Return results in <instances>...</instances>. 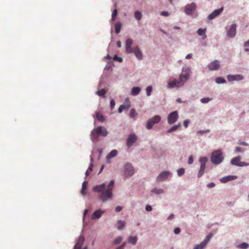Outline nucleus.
Segmentation results:
<instances>
[{
    "mask_svg": "<svg viewBox=\"0 0 249 249\" xmlns=\"http://www.w3.org/2000/svg\"><path fill=\"white\" fill-rule=\"evenodd\" d=\"M108 131L107 129L103 126H98L93 129L90 133V139L94 143L93 148L92 150V155L101 156L102 154V149L98 148L96 146V143L99 140V136L101 135L103 137H106L108 135Z\"/></svg>",
    "mask_w": 249,
    "mask_h": 249,
    "instance_id": "nucleus-1",
    "label": "nucleus"
},
{
    "mask_svg": "<svg viewBox=\"0 0 249 249\" xmlns=\"http://www.w3.org/2000/svg\"><path fill=\"white\" fill-rule=\"evenodd\" d=\"M92 190L94 192L101 193L100 197L103 203L112 198V192L109 189H105V183H104L94 186Z\"/></svg>",
    "mask_w": 249,
    "mask_h": 249,
    "instance_id": "nucleus-2",
    "label": "nucleus"
},
{
    "mask_svg": "<svg viewBox=\"0 0 249 249\" xmlns=\"http://www.w3.org/2000/svg\"><path fill=\"white\" fill-rule=\"evenodd\" d=\"M191 68L189 67H183L182 68L181 73L179 75V81L182 82V85L186 82L190 77V72Z\"/></svg>",
    "mask_w": 249,
    "mask_h": 249,
    "instance_id": "nucleus-3",
    "label": "nucleus"
},
{
    "mask_svg": "<svg viewBox=\"0 0 249 249\" xmlns=\"http://www.w3.org/2000/svg\"><path fill=\"white\" fill-rule=\"evenodd\" d=\"M208 161V159L206 157H201L199 159V162H200V168L198 170L197 178H200L201 177L204 173L205 170L206 169V163Z\"/></svg>",
    "mask_w": 249,
    "mask_h": 249,
    "instance_id": "nucleus-4",
    "label": "nucleus"
},
{
    "mask_svg": "<svg viewBox=\"0 0 249 249\" xmlns=\"http://www.w3.org/2000/svg\"><path fill=\"white\" fill-rule=\"evenodd\" d=\"M134 173V168L132 165L127 162L125 164L124 167V177L128 178L132 177Z\"/></svg>",
    "mask_w": 249,
    "mask_h": 249,
    "instance_id": "nucleus-5",
    "label": "nucleus"
},
{
    "mask_svg": "<svg viewBox=\"0 0 249 249\" xmlns=\"http://www.w3.org/2000/svg\"><path fill=\"white\" fill-rule=\"evenodd\" d=\"M161 117L160 115H155L153 117L149 119L146 122V127L148 130L152 128L153 126L159 123L161 121Z\"/></svg>",
    "mask_w": 249,
    "mask_h": 249,
    "instance_id": "nucleus-6",
    "label": "nucleus"
},
{
    "mask_svg": "<svg viewBox=\"0 0 249 249\" xmlns=\"http://www.w3.org/2000/svg\"><path fill=\"white\" fill-rule=\"evenodd\" d=\"M178 119V113L177 111L170 113L167 117V122L170 124H174Z\"/></svg>",
    "mask_w": 249,
    "mask_h": 249,
    "instance_id": "nucleus-7",
    "label": "nucleus"
},
{
    "mask_svg": "<svg viewBox=\"0 0 249 249\" xmlns=\"http://www.w3.org/2000/svg\"><path fill=\"white\" fill-rule=\"evenodd\" d=\"M232 165L239 167L247 166L249 165V163L240 161V157H235L231 160Z\"/></svg>",
    "mask_w": 249,
    "mask_h": 249,
    "instance_id": "nucleus-8",
    "label": "nucleus"
},
{
    "mask_svg": "<svg viewBox=\"0 0 249 249\" xmlns=\"http://www.w3.org/2000/svg\"><path fill=\"white\" fill-rule=\"evenodd\" d=\"M196 5L195 2L187 4L184 7V12L187 15H192L193 12L196 9Z\"/></svg>",
    "mask_w": 249,
    "mask_h": 249,
    "instance_id": "nucleus-9",
    "label": "nucleus"
},
{
    "mask_svg": "<svg viewBox=\"0 0 249 249\" xmlns=\"http://www.w3.org/2000/svg\"><path fill=\"white\" fill-rule=\"evenodd\" d=\"M133 43V40L129 38L125 41V49L127 53H132L133 52V48H132V45Z\"/></svg>",
    "mask_w": 249,
    "mask_h": 249,
    "instance_id": "nucleus-10",
    "label": "nucleus"
},
{
    "mask_svg": "<svg viewBox=\"0 0 249 249\" xmlns=\"http://www.w3.org/2000/svg\"><path fill=\"white\" fill-rule=\"evenodd\" d=\"M237 25L235 23L232 24L227 33V35L229 38H233L236 33Z\"/></svg>",
    "mask_w": 249,
    "mask_h": 249,
    "instance_id": "nucleus-11",
    "label": "nucleus"
},
{
    "mask_svg": "<svg viewBox=\"0 0 249 249\" xmlns=\"http://www.w3.org/2000/svg\"><path fill=\"white\" fill-rule=\"evenodd\" d=\"M171 173L168 171H164L161 172L157 177L156 180L158 182H162L166 179Z\"/></svg>",
    "mask_w": 249,
    "mask_h": 249,
    "instance_id": "nucleus-12",
    "label": "nucleus"
},
{
    "mask_svg": "<svg viewBox=\"0 0 249 249\" xmlns=\"http://www.w3.org/2000/svg\"><path fill=\"white\" fill-rule=\"evenodd\" d=\"M182 85V82L179 81V78L178 80L175 79L172 81L169 82L168 83L167 88L168 89H172L174 88H179Z\"/></svg>",
    "mask_w": 249,
    "mask_h": 249,
    "instance_id": "nucleus-13",
    "label": "nucleus"
},
{
    "mask_svg": "<svg viewBox=\"0 0 249 249\" xmlns=\"http://www.w3.org/2000/svg\"><path fill=\"white\" fill-rule=\"evenodd\" d=\"M224 10V7H221L219 9H217L213 11V12L209 14L207 17L209 20H212L215 17L219 16Z\"/></svg>",
    "mask_w": 249,
    "mask_h": 249,
    "instance_id": "nucleus-14",
    "label": "nucleus"
},
{
    "mask_svg": "<svg viewBox=\"0 0 249 249\" xmlns=\"http://www.w3.org/2000/svg\"><path fill=\"white\" fill-rule=\"evenodd\" d=\"M137 136L134 133L130 134L126 140V145L128 147L131 146L137 140Z\"/></svg>",
    "mask_w": 249,
    "mask_h": 249,
    "instance_id": "nucleus-15",
    "label": "nucleus"
},
{
    "mask_svg": "<svg viewBox=\"0 0 249 249\" xmlns=\"http://www.w3.org/2000/svg\"><path fill=\"white\" fill-rule=\"evenodd\" d=\"M219 67V61L217 60H213L208 65V68L210 71H216L218 70Z\"/></svg>",
    "mask_w": 249,
    "mask_h": 249,
    "instance_id": "nucleus-16",
    "label": "nucleus"
},
{
    "mask_svg": "<svg viewBox=\"0 0 249 249\" xmlns=\"http://www.w3.org/2000/svg\"><path fill=\"white\" fill-rule=\"evenodd\" d=\"M228 80L230 82H232L234 81H241L244 79V77L240 74H235L231 75L229 74L227 75Z\"/></svg>",
    "mask_w": 249,
    "mask_h": 249,
    "instance_id": "nucleus-17",
    "label": "nucleus"
},
{
    "mask_svg": "<svg viewBox=\"0 0 249 249\" xmlns=\"http://www.w3.org/2000/svg\"><path fill=\"white\" fill-rule=\"evenodd\" d=\"M85 241V238L83 235H80L78 239L75 243L73 249H81L82 246L84 244Z\"/></svg>",
    "mask_w": 249,
    "mask_h": 249,
    "instance_id": "nucleus-18",
    "label": "nucleus"
},
{
    "mask_svg": "<svg viewBox=\"0 0 249 249\" xmlns=\"http://www.w3.org/2000/svg\"><path fill=\"white\" fill-rule=\"evenodd\" d=\"M132 53H134L135 55L138 60H142L143 56L142 51L138 46H136L134 49H133V52Z\"/></svg>",
    "mask_w": 249,
    "mask_h": 249,
    "instance_id": "nucleus-19",
    "label": "nucleus"
},
{
    "mask_svg": "<svg viewBox=\"0 0 249 249\" xmlns=\"http://www.w3.org/2000/svg\"><path fill=\"white\" fill-rule=\"evenodd\" d=\"M105 213V211L99 209L95 211L91 215V218L92 219H99Z\"/></svg>",
    "mask_w": 249,
    "mask_h": 249,
    "instance_id": "nucleus-20",
    "label": "nucleus"
},
{
    "mask_svg": "<svg viewBox=\"0 0 249 249\" xmlns=\"http://www.w3.org/2000/svg\"><path fill=\"white\" fill-rule=\"evenodd\" d=\"M237 178L236 176L229 175L221 178L219 180L222 183H226Z\"/></svg>",
    "mask_w": 249,
    "mask_h": 249,
    "instance_id": "nucleus-21",
    "label": "nucleus"
},
{
    "mask_svg": "<svg viewBox=\"0 0 249 249\" xmlns=\"http://www.w3.org/2000/svg\"><path fill=\"white\" fill-rule=\"evenodd\" d=\"M223 158L224 157H211V160L213 164L217 165L223 161Z\"/></svg>",
    "mask_w": 249,
    "mask_h": 249,
    "instance_id": "nucleus-22",
    "label": "nucleus"
},
{
    "mask_svg": "<svg viewBox=\"0 0 249 249\" xmlns=\"http://www.w3.org/2000/svg\"><path fill=\"white\" fill-rule=\"evenodd\" d=\"M141 90V88L140 87H134L132 88L130 92L131 95L136 96L138 95Z\"/></svg>",
    "mask_w": 249,
    "mask_h": 249,
    "instance_id": "nucleus-23",
    "label": "nucleus"
},
{
    "mask_svg": "<svg viewBox=\"0 0 249 249\" xmlns=\"http://www.w3.org/2000/svg\"><path fill=\"white\" fill-rule=\"evenodd\" d=\"M131 107V105L129 103H127L126 104L121 105L118 108V112L121 113L123 112L124 110H127Z\"/></svg>",
    "mask_w": 249,
    "mask_h": 249,
    "instance_id": "nucleus-24",
    "label": "nucleus"
},
{
    "mask_svg": "<svg viewBox=\"0 0 249 249\" xmlns=\"http://www.w3.org/2000/svg\"><path fill=\"white\" fill-rule=\"evenodd\" d=\"M213 234L212 233H209L204 239V240L201 242V246H205L207 243L209 242L211 238L213 237Z\"/></svg>",
    "mask_w": 249,
    "mask_h": 249,
    "instance_id": "nucleus-25",
    "label": "nucleus"
},
{
    "mask_svg": "<svg viewBox=\"0 0 249 249\" xmlns=\"http://www.w3.org/2000/svg\"><path fill=\"white\" fill-rule=\"evenodd\" d=\"M213 234L212 233H209L204 239V240L201 242V246H205L207 243L209 242L211 238L213 237Z\"/></svg>",
    "mask_w": 249,
    "mask_h": 249,
    "instance_id": "nucleus-26",
    "label": "nucleus"
},
{
    "mask_svg": "<svg viewBox=\"0 0 249 249\" xmlns=\"http://www.w3.org/2000/svg\"><path fill=\"white\" fill-rule=\"evenodd\" d=\"M181 126V123H178L177 124L173 125L171 128L168 129L167 131L168 133H171L174 131H176Z\"/></svg>",
    "mask_w": 249,
    "mask_h": 249,
    "instance_id": "nucleus-27",
    "label": "nucleus"
},
{
    "mask_svg": "<svg viewBox=\"0 0 249 249\" xmlns=\"http://www.w3.org/2000/svg\"><path fill=\"white\" fill-rule=\"evenodd\" d=\"M138 240V237L137 236H130L128 238V243L132 245H135Z\"/></svg>",
    "mask_w": 249,
    "mask_h": 249,
    "instance_id": "nucleus-28",
    "label": "nucleus"
},
{
    "mask_svg": "<svg viewBox=\"0 0 249 249\" xmlns=\"http://www.w3.org/2000/svg\"><path fill=\"white\" fill-rule=\"evenodd\" d=\"M95 117L100 122H103L105 121L104 116L98 111L95 112Z\"/></svg>",
    "mask_w": 249,
    "mask_h": 249,
    "instance_id": "nucleus-29",
    "label": "nucleus"
},
{
    "mask_svg": "<svg viewBox=\"0 0 249 249\" xmlns=\"http://www.w3.org/2000/svg\"><path fill=\"white\" fill-rule=\"evenodd\" d=\"M106 90L105 89H102L100 90H98L95 92V94L103 98L106 97Z\"/></svg>",
    "mask_w": 249,
    "mask_h": 249,
    "instance_id": "nucleus-30",
    "label": "nucleus"
},
{
    "mask_svg": "<svg viewBox=\"0 0 249 249\" xmlns=\"http://www.w3.org/2000/svg\"><path fill=\"white\" fill-rule=\"evenodd\" d=\"M122 27V23L120 22H118L115 23L114 25L115 31L117 34H118L120 31Z\"/></svg>",
    "mask_w": 249,
    "mask_h": 249,
    "instance_id": "nucleus-31",
    "label": "nucleus"
},
{
    "mask_svg": "<svg viewBox=\"0 0 249 249\" xmlns=\"http://www.w3.org/2000/svg\"><path fill=\"white\" fill-rule=\"evenodd\" d=\"M249 244L246 242H243L236 246V248L241 249H247L249 248Z\"/></svg>",
    "mask_w": 249,
    "mask_h": 249,
    "instance_id": "nucleus-32",
    "label": "nucleus"
},
{
    "mask_svg": "<svg viewBox=\"0 0 249 249\" xmlns=\"http://www.w3.org/2000/svg\"><path fill=\"white\" fill-rule=\"evenodd\" d=\"M134 16L135 19L138 21H139L142 19V13L139 11H136L134 12Z\"/></svg>",
    "mask_w": 249,
    "mask_h": 249,
    "instance_id": "nucleus-33",
    "label": "nucleus"
},
{
    "mask_svg": "<svg viewBox=\"0 0 249 249\" xmlns=\"http://www.w3.org/2000/svg\"><path fill=\"white\" fill-rule=\"evenodd\" d=\"M215 82L217 84H225L226 83V80L223 77H218L215 78Z\"/></svg>",
    "mask_w": 249,
    "mask_h": 249,
    "instance_id": "nucleus-34",
    "label": "nucleus"
},
{
    "mask_svg": "<svg viewBox=\"0 0 249 249\" xmlns=\"http://www.w3.org/2000/svg\"><path fill=\"white\" fill-rule=\"evenodd\" d=\"M118 223V226H117V229L119 230H122L125 226V221H122L121 220H119L117 222Z\"/></svg>",
    "mask_w": 249,
    "mask_h": 249,
    "instance_id": "nucleus-35",
    "label": "nucleus"
},
{
    "mask_svg": "<svg viewBox=\"0 0 249 249\" xmlns=\"http://www.w3.org/2000/svg\"><path fill=\"white\" fill-rule=\"evenodd\" d=\"M151 192H152L156 195H159V194H163L164 193V191L162 189H158L157 188H154L151 190Z\"/></svg>",
    "mask_w": 249,
    "mask_h": 249,
    "instance_id": "nucleus-36",
    "label": "nucleus"
},
{
    "mask_svg": "<svg viewBox=\"0 0 249 249\" xmlns=\"http://www.w3.org/2000/svg\"><path fill=\"white\" fill-rule=\"evenodd\" d=\"M114 185V181L113 180H111L110 181L108 184L106 186L105 185V189H109V190L112 192V188Z\"/></svg>",
    "mask_w": 249,
    "mask_h": 249,
    "instance_id": "nucleus-37",
    "label": "nucleus"
},
{
    "mask_svg": "<svg viewBox=\"0 0 249 249\" xmlns=\"http://www.w3.org/2000/svg\"><path fill=\"white\" fill-rule=\"evenodd\" d=\"M206 32V29H203V28H199L197 31V34L199 36H203L205 35Z\"/></svg>",
    "mask_w": 249,
    "mask_h": 249,
    "instance_id": "nucleus-38",
    "label": "nucleus"
},
{
    "mask_svg": "<svg viewBox=\"0 0 249 249\" xmlns=\"http://www.w3.org/2000/svg\"><path fill=\"white\" fill-rule=\"evenodd\" d=\"M222 152L220 149H217L216 150H214L212 153L211 156H222Z\"/></svg>",
    "mask_w": 249,
    "mask_h": 249,
    "instance_id": "nucleus-39",
    "label": "nucleus"
},
{
    "mask_svg": "<svg viewBox=\"0 0 249 249\" xmlns=\"http://www.w3.org/2000/svg\"><path fill=\"white\" fill-rule=\"evenodd\" d=\"M153 88L151 86H149L146 88V93L147 96H149L151 95Z\"/></svg>",
    "mask_w": 249,
    "mask_h": 249,
    "instance_id": "nucleus-40",
    "label": "nucleus"
},
{
    "mask_svg": "<svg viewBox=\"0 0 249 249\" xmlns=\"http://www.w3.org/2000/svg\"><path fill=\"white\" fill-rule=\"evenodd\" d=\"M123 240L122 236H119L116 238L113 241V243L115 245L120 244Z\"/></svg>",
    "mask_w": 249,
    "mask_h": 249,
    "instance_id": "nucleus-41",
    "label": "nucleus"
},
{
    "mask_svg": "<svg viewBox=\"0 0 249 249\" xmlns=\"http://www.w3.org/2000/svg\"><path fill=\"white\" fill-rule=\"evenodd\" d=\"M112 66H113V63L112 61H108L104 68V70L105 71H108Z\"/></svg>",
    "mask_w": 249,
    "mask_h": 249,
    "instance_id": "nucleus-42",
    "label": "nucleus"
},
{
    "mask_svg": "<svg viewBox=\"0 0 249 249\" xmlns=\"http://www.w3.org/2000/svg\"><path fill=\"white\" fill-rule=\"evenodd\" d=\"M177 174L179 177L182 176L185 173V169L180 168L177 170Z\"/></svg>",
    "mask_w": 249,
    "mask_h": 249,
    "instance_id": "nucleus-43",
    "label": "nucleus"
},
{
    "mask_svg": "<svg viewBox=\"0 0 249 249\" xmlns=\"http://www.w3.org/2000/svg\"><path fill=\"white\" fill-rule=\"evenodd\" d=\"M137 115V113H136L135 109L133 108H131L130 112V117L132 118H134Z\"/></svg>",
    "mask_w": 249,
    "mask_h": 249,
    "instance_id": "nucleus-44",
    "label": "nucleus"
},
{
    "mask_svg": "<svg viewBox=\"0 0 249 249\" xmlns=\"http://www.w3.org/2000/svg\"><path fill=\"white\" fill-rule=\"evenodd\" d=\"M211 99L209 97H205L201 98L200 101L203 104H207L211 101Z\"/></svg>",
    "mask_w": 249,
    "mask_h": 249,
    "instance_id": "nucleus-45",
    "label": "nucleus"
},
{
    "mask_svg": "<svg viewBox=\"0 0 249 249\" xmlns=\"http://www.w3.org/2000/svg\"><path fill=\"white\" fill-rule=\"evenodd\" d=\"M118 15V11L117 9H114L112 13L111 19L112 20H114Z\"/></svg>",
    "mask_w": 249,
    "mask_h": 249,
    "instance_id": "nucleus-46",
    "label": "nucleus"
},
{
    "mask_svg": "<svg viewBox=\"0 0 249 249\" xmlns=\"http://www.w3.org/2000/svg\"><path fill=\"white\" fill-rule=\"evenodd\" d=\"M113 59L114 61H118L119 62H122L123 61V58L121 57L118 56L117 55H115L113 56Z\"/></svg>",
    "mask_w": 249,
    "mask_h": 249,
    "instance_id": "nucleus-47",
    "label": "nucleus"
},
{
    "mask_svg": "<svg viewBox=\"0 0 249 249\" xmlns=\"http://www.w3.org/2000/svg\"><path fill=\"white\" fill-rule=\"evenodd\" d=\"M118 151L116 149L111 150L107 156H117Z\"/></svg>",
    "mask_w": 249,
    "mask_h": 249,
    "instance_id": "nucleus-48",
    "label": "nucleus"
},
{
    "mask_svg": "<svg viewBox=\"0 0 249 249\" xmlns=\"http://www.w3.org/2000/svg\"><path fill=\"white\" fill-rule=\"evenodd\" d=\"M93 167V159L91 157L90 158V163L88 167V170L90 172L92 171Z\"/></svg>",
    "mask_w": 249,
    "mask_h": 249,
    "instance_id": "nucleus-49",
    "label": "nucleus"
},
{
    "mask_svg": "<svg viewBox=\"0 0 249 249\" xmlns=\"http://www.w3.org/2000/svg\"><path fill=\"white\" fill-rule=\"evenodd\" d=\"M115 106V100L113 99H111V100L110 101V109L111 110H113Z\"/></svg>",
    "mask_w": 249,
    "mask_h": 249,
    "instance_id": "nucleus-50",
    "label": "nucleus"
},
{
    "mask_svg": "<svg viewBox=\"0 0 249 249\" xmlns=\"http://www.w3.org/2000/svg\"><path fill=\"white\" fill-rule=\"evenodd\" d=\"M160 15L163 17H167L169 15V13L167 11H163L160 13Z\"/></svg>",
    "mask_w": 249,
    "mask_h": 249,
    "instance_id": "nucleus-51",
    "label": "nucleus"
},
{
    "mask_svg": "<svg viewBox=\"0 0 249 249\" xmlns=\"http://www.w3.org/2000/svg\"><path fill=\"white\" fill-rule=\"evenodd\" d=\"M210 131V130L209 129H206V130H198L197 133L198 134H203L204 133H208Z\"/></svg>",
    "mask_w": 249,
    "mask_h": 249,
    "instance_id": "nucleus-52",
    "label": "nucleus"
},
{
    "mask_svg": "<svg viewBox=\"0 0 249 249\" xmlns=\"http://www.w3.org/2000/svg\"><path fill=\"white\" fill-rule=\"evenodd\" d=\"M180 229L179 227L175 228L174 230V232L175 234H178L180 232Z\"/></svg>",
    "mask_w": 249,
    "mask_h": 249,
    "instance_id": "nucleus-53",
    "label": "nucleus"
},
{
    "mask_svg": "<svg viewBox=\"0 0 249 249\" xmlns=\"http://www.w3.org/2000/svg\"><path fill=\"white\" fill-rule=\"evenodd\" d=\"M190 123V120L188 119L185 120L183 122V125L185 128L188 126V124Z\"/></svg>",
    "mask_w": 249,
    "mask_h": 249,
    "instance_id": "nucleus-54",
    "label": "nucleus"
},
{
    "mask_svg": "<svg viewBox=\"0 0 249 249\" xmlns=\"http://www.w3.org/2000/svg\"><path fill=\"white\" fill-rule=\"evenodd\" d=\"M242 149H241V148L239 147H236L235 148V152L236 153H242Z\"/></svg>",
    "mask_w": 249,
    "mask_h": 249,
    "instance_id": "nucleus-55",
    "label": "nucleus"
},
{
    "mask_svg": "<svg viewBox=\"0 0 249 249\" xmlns=\"http://www.w3.org/2000/svg\"><path fill=\"white\" fill-rule=\"evenodd\" d=\"M201 243L199 244L196 245L194 249H203L205 246H201Z\"/></svg>",
    "mask_w": 249,
    "mask_h": 249,
    "instance_id": "nucleus-56",
    "label": "nucleus"
},
{
    "mask_svg": "<svg viewBox=\"0 0 249 249\" xmlns=\"http://www.w3.org/2000/svg\"><path fill=\"white\" fill-rule=\"evenodd\" d=\"M215 184L213 182H211L207 185V187L209 188H213L215 187Z\"/></svg>",
    "mask_w": 249,
    "mask_h": 249,
    "instance_id": "nucleus-57",
    "label": "nucleus"
},
{
    "mask_svg": "<svg viewBox=\"0 0 249 249\" xmlns=\"http://www.w3.org/2000/svg\"><path fill=\"white\" fill-rule=\"evenodd\" d=\"M145 210L147 212H150L152 210V207L150 205H146L145 206Z\"/></svg>",
    "mask_w": 249,
    "mask_h": 249,
    "instance_id": "nucleus-58",
    "label": "nucleus"
},
{
    "mask_svg": "<svg viewBox=\"0 0 249 249\" xmlns=\"http://www.w3.org/2000/svg\"><path fill=\"white\" fill-rule=\"evenodd\" d=\"M88 187V182L86 181H84L82 183V188H84L85 189H87Z\"/></svg>",
    "mask_w": 249,
    "mask_h": 249,
    "instance_id": "nucleus-59",
    "label": "nucleus"
},
{
    "mask_svg": "<svg viewBox=\"0 0 249 249\" xmlns=\"http://www.w3.org/2000/svg\"><path fill=\"white\" fill-rule=\"evenodd\" d=\"M194 161L193 157H189L188 163L189 164H191Z\"/></svg>",
    "mask_w": 249,
    "mask_h": 249,
    "instance_id": "nucleus-60",
    "label": "nucleus"
},
{
    "mask_svg": "<svg viewBox=\"0 0 249 249\" xmlns=\"http://www.w3.org/2000/svg\"><path fill=\"white\" fill-rule=\"evenodd\" d=\"M123 209V207L120 206H118L115 208V211L117 213L120 212Z\"/></svg>",
    "mask_w": 249,
    "mask_h": 249,
    "instance_id": "nucleus-61",
    "label": "nucleus"
},
{
    "mask_svg": "<svg viewBox=\"0 0 249 249\" xmlns=\"http://www.w3.org/2000/svg\"><path fill=\"white\" fill-rule=\"evenodd\" d=\"M89 210L88 209H85L83 213V219H84L85 218V216H86L87 213H88Z\"/></svg>",
    "mask_w": 249,
    "mask_h": 249,
    "instance_id": "nucleus-62",
    "label": "nucleus"
},
{
    "mask_svg": "<svg viewBox=\"0 0 249 249\" xmlns=\"http://www.w3.org/2000/svg\"><path fill=\"white\" fill-rule=\"evenodd\" d=\"M86 189H84V188H82L81 189V190L80 191V193L82 195H85L86 194Z\"/></svg>",
    "mask_w": 249,
    "mask_h": 249,
    "instance_id": "nucleus-63",
    "label": "nucleus"
},
{
    "mask_svg": "<svg viewBox=\"0 0 249 249\" xmlns=\"http://www.w3.org/2000/svg\"><path fill=\"white\" fill-rule=\"evenodd\" d=\"M244 47H249V39L247 41L245 42L244 43Z\"/></svg>",
    "mask_w": 249,
    "mask_h": 249,
    "instance_id": "nucleus-64",
    "label": "nucleus"
}]
</instances>
